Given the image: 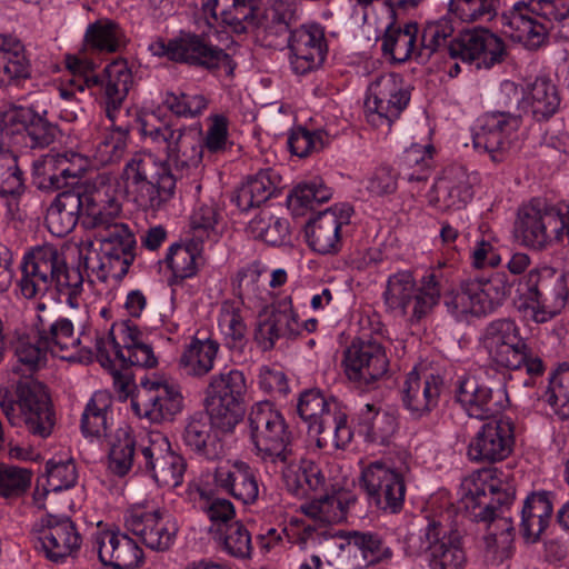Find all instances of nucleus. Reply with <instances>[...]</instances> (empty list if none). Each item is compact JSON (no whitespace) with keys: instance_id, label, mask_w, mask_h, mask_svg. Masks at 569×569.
Masks as SVG:
<instances>
[{"instance_id":"1","label":"nucleus","mask_w":569,"mask_h":569,"mask_svg":"<svg viewBox=\"0 0 569 569\" xmlns=\"http://www.w3.org/2000/svg\"><path fill=\"white\" fill-rule=\"evenodd\" d=\"M33 330L41 346L53 356L79 362H91L96 357L102 367H111L110 349L122 367L137 366L154 368L158 358L146 335L129 320L113 323L108 336L82 331L74 336L70 319L53 313H39L33 321Z\"/></svg>"},{"instance_id":"2","label":"nucleus","mask_w":569,"mask_h":569,"mask_svg":"<svg viewBox=\"0 0 569 569\" xmlns=\"http://www.w3.org/2000/svg\"><path fill=\"white\" fill-rule=\"evenodd\" d=\"M260 0H203L202 9L213 19H220L237 34L256 30V37L264 47L278 48L287 43L291 29L299 22L293 2L274 0L259 18Z\"/></svg>"},{"instance_id":"3","label":"nucleus","mask_w":569,"mask_h":569,"mask_svg":"<svg viewBox=\"0 0 569 569\" xmlns=\"http://www.w3.org/2000/svg\"><path fill=\"white\" fill-rule=\"evenodd\" d=\"M18 281L20 293L34 299L53 290L60 301L76 309L83 292V276L79 267H69L53 244H42L24 253Z\"/></svg>"},{"instance_id":"4","label":"nucleus","mask_w":569,"mask_h":569,"mask_svg":"<svg viewBox=\"0 0 569 569\" xmlns=\"http://www.w3.org/2000/svg\"><path fill=\"white\" fill-rule=\"evenodd\" d=\"M67 66L74 76H79V79L72 80L71 83L79 91L89 89L104 110L106 117L116 124L133 84L132 72L127 61L114 60L106 66L101 73H94V63L86 58L68 57Z\"/></svg>"},{"instance_id":"5","label":"nucleus","mask_w":569,"mask_h":569,"mask_svg":"<svg viewBox=\"0 0 569 569\" xmlns=\"http://www.w3.org/2000/svg\"><path fill=\"white\" fill-rule=\"evenodd\" d=\"M568 13L566 0L517 1L501 17L502 33L526 49L537 50L547 42L555 24L561 28Z\"/></svg>"},{"instance_id":"6","label":"nucleus","mask_w":569,"mask_h":569,"mask_svg":"<svg viewBox=\"0 0 569 569\" xmlns=\"http://www.w3.org/2000/svg\"><path fill=\"white\" fill-rule=\"evenodd\" d=\"M515 278L506 272H495L489 278L462 281L458 289L443 296L447 312L457 321L483 317L495 312L510 296Z\"/></svg>"},{"instance_id":"7","label":"nucleus","mask_w":569,"mask_h":569,"mask_svg":"<svg viewBox=\"0 0 569 569\" xmlns=\"http://www.w3.org/2000/svg\"><path fill=\"white\" fill-rule=\"evenodd\" d=\"M403 551L410 558L426 555L430 569H463L467 563L460 533L438 520L412 525L405 536Z\"/></svg>"},{"instance_id":"8","label":"nucleus","mask_w":569,"mask_h":569,"mask_svg":"<svg viewBox=\"0 0 569 569\" xmlns=\"http://www.w3.org/2000/svg\"><path fill=\"white\" fill-rule=\"evenodd\" d=\"M249 432L256 456L272 467L287 466L292 458V432L282 413L269 401L252 406Z\"/></svg>"},{"instance_id":"9","label":"nucleus","mask_w":569,"mask_h":569,"mask_svg":"<svg viewBox=\"0 0 569 569\" xmlns=\"http://www.w3.org/2000/svg\"><path fill=\"white\" fill-rule=\"evenodd\" d=\"M497 469H486L478 473L477 478L467 483L468 493L465 497V506L470 510L477 521L488 522L485 536L486 558L492 563L502 562L510 556L513 527L506 517L495 513V506L488 502V486L496 479Z\"/></svg>"},{"instance_id":"10","label":"nucleus","mask_w":569,"mask_h":569,"mask_svg":"<svg viewBox=\"0 0 569 569\" xmlns=\"http://www.w3.org/2000/svg\"><path fill=\"white\" fill-rule=\"evenodd\" d=\"M297 410L301 419L308 422L309 435L316 437L319 448L343 449L352 440L347 415L336 401H328L319 389L303 391Z\"/></svg>"},{"instance_id":"11","label":"nucleus","mask_w":569,"mask_h":569,"mask_svg":"<svg viewBox=\"0 0 569 569\" xmlns=\"http://www.w3.org/2000/svg\"><path fill=\"white\" fill-rule=\"evenodd\" d=\"M520 311L537 323L555 318L566 306L568 289L565 279L551 268L531 270L519 283Z\"/></svg>"},{"instance_id":"12","label":"nucleus","mask_w":569,"mask_h":569,"mask_svg":"<svg viewBox=\"0 0 569 569\" xmlns=\"http://www.w3.org/2000/svg\"><path fill=\"white\" fill-rule=\"evenodd\" d=\"M247 380L242 371L230 369L213 375L204 391V407L222 433L232 432L242 420Z\"/></svg>"},{"instance_id":"13","label":"nucleus","mask_w":569,"mask_h":569,"mask_svg":"<svg viewBox=\"0 0 569 569\" xmlns=\"http://www.w3.org/2000/svg\"><path fill=\"white\" fill-rule=\"evenodd\" d=\"M148 49L152 56L207 70L230 63V57L224 50L211 44L204 36L189 31H180L168 41L158 38Z\"/></svg>"},{"instance_id":"14","label":"nucleus","mask_w":569,"mask_h":569,"mask_svg":"<svg viewBox=\"0 0 569 569\" xmlns=\"http://www.w3.org/2000/svg\"><path fill=\"white\" fill-rule=\"evenodd\" d=\"M385 347L370 336L355 338L343 351L342 366L347 379L361 390H371L389 372Z\"/></svg>"},{"instance_id":"15","label":"nucleus","mask_w":569,"mask_h":569,"mask_svg":"<svg viewBox=\"0 0 569 569\" xmlns=\"http://www.w3.org/2000/svg\"><path fill=\"white\" fill-rule=\"evenodd\" d=\"M501 93L507 100L515 101L518 111L516 114H520V118L530 117L536 121L549 120L559 111L561 103L558 87L547 76L536 77L521 91L515 82L505 81Z\"/></svg>"},{"instance_id":"16","label":"nucleus","mask_w":569,"mask_h":569,"mask_svg":"<svg viewBox=\"0 0 569 569\" xmlns=\"http://www.w3.org/2000/svg\"><path fill=\"white\" fill-rule=\"evenodd\" d=\"M409 101L410 92L399 74H380L368 87L365 101L368 121L376 127L389 128Z\"/></svg>"},{"instance_id":"17","label":"nucleus","mask_w":569,"mask_h":569,"mask_svg":"<svg viewBox=\"0 0 569 569\" xmlns=\"http://www.w3.org/2000/svg\"><path fill=\"white\" fill-rule=\"evenodd\" d=\"M361 485L370 503L391 513L399 512L405 502L403 470L389 461L376 460L362 469Z\"/></svg>"},{"instance_id":"18","label":"nucleus","mask_w":569,"mask_h":569,"mask_svg":"<svg viewBox=\"0 0 569 569\" xmlns=\"http://www.w3.org/2000/svg\"><path fill=\"white\" fill-rule=\"evenodd\" d=\"M102 260L98 277L122 279L137 257V240L130 226L123 220L96 233Z\"/></svg>"},{"instance_id":"19","label":"nucleus","mask_w":569,"mask_h":569,"mask_svg":"<svg viewBox=\"0 0 569 569\" xmlns=\"http://www.w3.org/2000/svg\"><path fill=\"white\" fill-rule=\"evenodd\" d=\"M2 136L14 139L22 136L30 148L49 147L57 138L58 127L47 119V111L33 106H10L1 113Z\"/></svg>"},{"instance_id":"20","label":"nucleus","mask_w":569,"mask_h":569,"mask_svg":"<svg viewBox=\"0 0 569 569\" xmlns=\"http://www.w3.org/2000/svg\"><path fill=\"white\" fill-rule=\"evenodd\" d=\"M17 420L23 421L34 437L48 438L56 423L54 411L44 385L33 379H21L16 387Z\"/></svg>"},{"instance_id":"21","label":"nucleus","mask_w":569,"mask_h":569,"mask_svg":"<svg viewBox=\"0 0 569 569\" xmlns=\"http://www.w3.org/2000/svg\"><path fill=\"white\" fill-rule=\"evenodd\" d=\"M183 398L172 385L160 380H141L131 398V408L139 418L152 423L170 421L182 410Z\"/></svg>"},{"instance_id":"22","label":"nucleus","mask_w":569,"mask_h":569,"mask_svg":"<svg viewBox=\"0 0 569 569\" xmlns=\"http://www.w3.org/2000/svg\"><path fill=\"white\" fill-rule=\"evenodd\" d=\"M448 56L475 64L477 69H490L505 60L507 50L500 37L487 29H476L451 39Z\"/></svg>"},{"instance_id":"23","label":"nucleus","mask_w":569,"mask_h":569,"mask_svg":"<svg viewBox=\"0 0 569 569\" xmlns=\"http://www.w3.org/2000/svg\"><path fill=\"white\" fill-rule=\"evenodd\" d=\"M289 60L296 74H307L319 69L328 54L325 28L317 22L302 23L291 29L287 38Z\"/></svg>"},{"instance_id":"24","label":"nucleus","mask_w":569,"mask_h":569,"mask_svg":"<svg viewBox=\"0 0 569 569\" xmlns=\"http://www.w3.org/2000/svg\"><path fill=\"white\" fill-rule=\"evenodd\" d=\"M138 467L150 472L159 486L176 488L182 482L186 461L171 450L164 436L156 433L149 438L147 445L140 446Z\"/></svg>"},{"instance_id":"25","label":"nucleus","mask_w":569,"mask_h":569,"mask_svg":"<svg viewBox=\"0 0 569 569\" xmlns=\"http://www.w3.org/2000/svg\"><path fill=\"white\" fill-rule=\"evenodd\" d=\"M455 397L467 413L477 419H487L498 415L509 401L502 385L490 387L470 373L458 377Z\"/></svg>"},{"instance_id":"26","label":"nucleus","mask_w":569,"mask_h":569,"mask_svg":"<svg viewBox=\"0 0 569 569\" xmlns=\"http://www.w3.org/2000/svg\"><path fill=\"white\" fill-rule=\"evenodd\" d=\"M515 445V425L511 418L502 417L485 422L468 445L471 461L495 463L505 460Z\"/></svg>"},{"instance_id":"27","label":"nucleus","mask_w":569,"mask_h":569,"mask_svg":"<svg viewBox=\"0 0 569 569\" xmlns=\"http://www.w3.org/2000/svg\"><path fill=\"white\" fill-rule=\"evenodd\" d=\"M38 541L47 559L63 562L73 557L82 543L74 522L66 516L46 515L34 525Z\"/></svg>"},{"instance_id":"28","label":"nucleus","mask_w":569,"mask_h":569,"mask_svg":"<svg viewBox=\"0 0 569 569\" xmlns=\"http://www.w3.org/2000/svg\"><path fill=\"white\" fill-rule=\"evenodd\" d=\"M128 531L137 536L151 550L167 551L174 543L178 526L166 511L132 509L124 517Z\"/></svg>"},{"instance_id":"29","label":"nucleus","mask_w":569,"mask_h":569,"mask_svg":"<svg viewBox=\"0 0 569 569\" xmlns=\"http://www.w3.org/2000/svg\"><path fill=\"white\" fill-rule=\"evenodd\" d=\"M477 174L468 172L462 164L446 167L428 193L429 203L439 210H458L473 197Z\"/></svg>"},{"instance_id":"30","label":"nucleus","mask_w":569,"mask_h":569,"mask_svg":"<svg viewBox=\"0 0 569 569\" xmlns=\"http://www.w3.org/2000/svg\"><path fill=\"white\" fill-rule=\"evenodd\" d=\"M520 126V114L510 111L488 113L478 132L473 147L483 150L496 162H502L511 148L512 136Z\"/></svg>"},{"instance_id":"31","label":"nucleus","mask_w":569,"mask_h":569,"mask_svg":"<svg viewBox=\"0 0 569 569\" xmlns=\"http://www.w3.org/2000/svg\"><path fill=\"white\" fill-rule=\"evenodd\" d=\"M84 223L97 232L122 221V206L114 186L103 180L83 182Z\"/></svg>"},{"instance_id":"32","label":"nucleus","mask_w":569,"mask_h":569,"mask_svg":"<svg viewBox=\"0 0 569 569\" xmlns=\"http://www.w3.org/2000/svg\"><path fill=\"white\" fill-rule=\"evenodd\" d=\"M553 218L550 204L542 199H532L518 210L516 231L522 244L543 250L556 243Z\"/></svg>"},{"instance_id":"33","label":"nucleus","mask_w":569,"mask_h":569,"mask_svg":"<svg viewBox=\"0 0 569 569\" xmlns=\"http://www.w3.org/2000/svg\"><path fill=\"white\" fill-rule=\"evenodd\" d=\"M92 550L100 562L113 569H133L143 562V551L127 533L99 530L91 537Z\"/></svg>"},{"instance_id":"34","label":"nucleus","mask_w":569,"mask_h":569,"mask_svg":"<svg viewBox=\"0 0 569 569\" xmlns=\"http://www.w3.org/2000/svg\"><path fill=\"white\" fill-rule=\"evenodd\" d=\"M442 390L443 379L439 375L413 369L402 387L403 406L412 418L421 419L438 407Z\"/></svg>"},{"instance_id":"35","label":"nucleus","mask_w":569,"mask_h":569,"mask_svg":"<svg viewBox=\"0 0 569 569\" xmlns=\"http://www.w3.org/2000/svg\"><path fill=\"white\" fill-rule=\"evenodd\" d=\"M350 208L337 207L320 212L306 227V237L312 250L321 254L339 251L341 247V228L349 223Z\"/></svg>"},{"instance_id":"36","label":"nucleus","mask_w":569,"mask_h":569,"mask_svg":"<svg viewBox=\"0 0 569 569\" xmlns=\"http://www.w3.org/2000/svg\"><path fill=\"white\" fill-rule=\"evenodd\" d=\"M382 298L387 311L395 317L405 318L411 325L423 319L422 315L415 311L418 295L417 282L411 271L401 270L389 276Z\"/></svg>"},{"instance_id":"37","label":"nucleus","mask_w":569,"mask_h":569,"mask_svg":"<svg viewBox=\"0 0 569 569\" xmlns=\"http://www.w3.org/2000/svg\"><path fill=\"white\" fill-rule=\"evenodd\" d=\"M83 159L74 152L48 153L33 163V172L41 189L57 190L84 171Z\"/></svg>"},{"instance_id":"38","label":"nucleus","mask_w":569,"mask_h":569,"mask_svg":"<svg viewBox=\"0 0 569 569\" xmlns=\"http://www.w3.org/2000/svg\"><path fill=\"white\" fill-rule=\"evenodd\" d=\"M83 182L58 193L47 209L46 223L49 231L57 237L70 233L84 217Z\"/></svg>"},{"instance_id":"39","label":"nucleus","mask_w":569,"mask_h":569,"mask_svg":"<svg viewBox=\"0 0 569 569\" xmlns=\"http://www.w3.org/2000/svg\"><path fill=\"white\" fill-rule=\"evenodd\" d=\"M216 485L244 505H252L259 498V481L252 468L243 461L220 466L213 476Z\"/></svg>"},{"instance_id":"40","label":"nucleus","mask_w":569,"mask_h":569,"mask_svg":"<svg viewBox=\"0 0 569 569\" xmlns=\"http://www.w3.org/2000/svg\"><path fill=\"white\" fill-rule=\"evenodd\" d=\"M300 325L290 308L264 310L258 317L254 340L263 350H271L282 337L297 336Z\"/></svg>"},{"instance_id":"41","label":"nucleus","mask_w":569,"mask_h":569,"mask_svg":"<svg viewBox=\"0 0 569 569\" xmlns=\"http://www.w3.org/2000/svg\"><path fill=\"white\" fill-rule=\"evenodd\" d=\"M217 429L208 413H196L190 417L182 432L183 445L196 455L213 460L221 456L222 443L213 433Z\"/></svg>"},{"instance_id":"42","label":"nucleus","mask_w":569,"mask_h":569,"mask_svg":"<svg viewBox=\"0 0 569 569\" xmlns=\"http://www.w3.org/2000/svg\"><path fill=\"white\" fill-rule=\"evenodd\" d=\"M489 357L498 366L507 369L517 370L525 367L530 376H539L543 372L541 359L535 355L520 332L515 336V340L505 343Z\"/></svg>"},{"instance_id":"43","label":"nucleus","mask_w":569,"mask_h":569,"mask_svg":"<svg viewBox=\"0 0 569 569\" xmlns=\"http://www.w3.org/2000/svg\"><path fill=\"white\" fill-rule=\"evenodd\" d=\"M113 399L108 391L100 390L92 395L81 416V431L84 437H107L113 426Z\"/></svg>"},{"instance_id":"44","label":"nucleus","mask_w":569,"mask_h":569,"mask_svg":"<svg viewBox=\"0 0 569 569\" xmlns=\"http://www.w3.org/2000/svg\"><path fill=\"white\" fill-rule=\"evenodd\" d=\"M278 176L271 170H261L249 177L236 191L232 201L241 211H248L266 202L276 191Z\"/></svg>"},{"instance_id":"45","label":"nucleus","mask_w":569,"mask_h":569,"mask_svg":"<svg viewBox=\"0 0 569 569\" xmlns=\"http://www.w3.org/2000/svg\"><path fill=\"white\" fill-rule=\"evenodd\" d=\"M396 418L372 403L365 405L358 412L359 432L368 442L386 446L397 430Z\"/></svg>"},{"instance_id":"46","label":"nucleus","mask_w":569,"mask_h":569,"mask_svg":"<svg viewBox=\"0 0 569 569\" xmlns=\"http://www.w3.org/2000/svg\"><path fill=\"white\" fill-rule=\"evenodd\" d=\"M219 347V343L213 339L193 338L180 356V369L189 377L202 378L207 376L213 369Z\"/></svg>"},{"instance_id":"47","label":"nucleus","mask_w":569,"mask_h":569,"mask_svg":"<svg viewBox=\"0 0 569 569\" xmlns=\"http://www.w3.org/2000/svg\"><path fill=\"white\" fill-rule=\"evenodd\" d=\"M203 141L199 131L188 128L173 151L168 157V166L176 176L182 178L198 171L202 162Z\"/></svg>"},{"instance_id":"48","label":"nucleus","mask_w":569,"mask_h":569,"mask_svg":"<svg viewBox=\"0 0 569 569\" xmlns=\"http://www.w3.org/2000/svg\"><path fill=\"white\" fill-rule=\"evenodd\" d=\"M552 503L547 492L532 493L523 502L520 529L527 540L536 541L548 527Z\"/></svg>"},{"instance_id":"49","label":"nucleus","mask_w":569,"mask_h":569,"mask_svg":"<svg viewBox=\"0 0 569 569\" xmlns=\"http://www.w3.org/2000/svg\"><path fill=\"white\" fill-rule=\"evenodd\" d=\"M418 24L407 22L401 27L396 20L390 23L381 40V49L385 54L395 61L405 62L413 56L417 57L419 47L416 46Z\"/></svg>"},{"instance_id":"50","label":"nucleus","mask_w":569,"mask_h":569,"mask_svg":"<svg viewBox=\"0 0 569 569\" xmlns=\"http://www.w3.org/2000/svg\"><path fill=\"white\" fill-rule=\"evenodd\" d=\"M29 74V61L21 41L10 36H0V87Z\"/></svg>"},{"instance_id":"51","label":"nucleus","mask_w":569,"mask_h":569,"mask_svg":"<svg viewBox=\"0 0 569 569\" xmlns=\"http://www.w3.org/2000/svg\"><path fill=\"white\" fill-rule=\"evenodd\" d=\"M455 27L452 20L442 17L425 24L417 58L421 61L429 60L433 54H448L450 40L453 39Z\"/></svg>"},{"instance_id":"52","label":"nucleus","mask_w":569,"mask_h":569,"mask_svg":"<svg viewBox=\"0 0 569 569\" xmlns=\"http://www.w3.org/2000/svg\"><path fill=\"white\" fill-rule=\"evenodd\" d=\"M164 174H174L166 163L158 161L151 153H136L123 169L124 179L134 187L159 181Z\"/></svg>"},{"instance_id":"53","label":"nucleus","mask_w":569,"mask_h":569,"mask_svg":"<svg viewBox=\"0 0 569 569\" xmlns=\"http://www.w3.org/2000/svg\"><path fill=\"white\" fill-rule=\"evenodd\" d=\"M218 325L226 346L230 350H242L248 341V327L240 306L233 301H224L220 308Z\"/></svg>"},{"instance_id":"54","label":"nucleus","mask_w":569,"mask_h":569,"mask_svg":"<svg viewBox=\"0 0 569 569\" xmlns=\"http://www.w3.org/2000/svg\"><path fill=\"white\" fill-rule=\"evenodd\" d=\"M84 44L93 51L113 53L124 44V34L114 21L99 19L87 27Z\"/></svg>"},{"instance_id":"55","label":"nucleus","mask_w":569,"mask_h":569,"mask_svg":"<svg viewBox=\"0 0 569 569\" xmlns=\"http://www.w3.org/2000/svg\"><path fill=\"white\" fill-rule=\"evenodd\" d=\"M109 470L119 477L126 476L138 462L139 453H136V441L127 428L117 429L110 440Z\"/></svg>"},{"instance_id":"56","label":"nucleus","mask_w":569,"mask_h":569,"mask_svg":"<svg viewBox=\"0 0 569 569\" xmlns=\"http://www.w3.org/2000/svg\"><path fill=\"white\" fill-rule=\"evenodd\" d=\"M214 539L222 550L229 556L238 559H247L252 552L251 535L247 527L240 521L224 525L212 530Z\"/></svg>"},{"instance_id":"57","label":"nucleus","mask_w":569,"mask_h":569,"mask_svg":"<svg viewBox=\"0 0 569 569\" xmlns=\"http://www.w3.org/2000/svg\"><path fill=\"white\" fill-rule=\"evenodd\" d=\"M129 129L127 126L111 122V129L104 130L96 146L94 159L101 166L118 162L127 149Z\"/></svg>"},{"instance_id":"58","label":"nucleus","mask_w":569,"mask_h":569,"mask_svg":"<svg viewBox=\"0 0 569 569\" xmlns=\"http://www.w3.org/2000/svg\"><path fill=\"white\" fill-rule=\"evenodd\" d=\"M331 190L322 181H310L297 186L288 197V207L293 214L303 216L307 210H315L317 206L331 198Z\"/></svg>"},{"instance_id":"59","label":"nucleus","mask_w":569,"mask_h":569,"mask_svg":"<svg viewBox=\"0 0 569 569\" xmlns=\"http://www.w3.org/2000/svg\"><path fill=\"white\" fill-rule=\"evenodd\" d=\"M201 246L190 239L187 246L174 243L169 248L166 261L176 278L187 279L197 273Z\"/></svg>"},{"instance_id":"60","label":"nucleus","mask_w":569,"mask_h":569,"mask_svg":"<svg viewBox=\"0 0 569 569\" xmlns=\"http://www.w3.org/2000/svg\"><path fill=\"white\" fill-rule=\"evenodd\" d=\"M176 174H164L159 181H152L136 187V201L143 209L159 210L174 194Z\"/></svg>"},{"instance_id":"61","label":"nucleus","mask_w":569,"mask_h":569,"mask_svg":"<svg viewBox=\"0 0 569 569\" xmlns=\"http://www.w3.org/2000/svg\"><path fill=\"white\" fill-rule=\"evenodd\" d=\"M500 0H449L448 10L462 22H488L498 12Z\"/></svg>"},{"instance_id":"62","label":"nucleus","mask_w":569,"mask_h":569,"mask_svg":"<svg viewBox=\"0 0 569 569\" xmlns=\"http://www.w3.org/2000/svg\"><path fill=\"white\" fill-rule=\"evenodd\" d=\"M431 144L413 143L406 149L402 163L407 169L405 173L409 182H426L432 172V153Z\"/></svg>"},{"instance_id":"63","label":"nucleus","mask_w":569,"mask_h":569,"mask_svg":"<svg viewBox=\"0 0 569 569\" xmlns=\"http://www.w3.org/2000/svg\"><path fill=\"white\" fill-rule=\"evenodd\" d=\"M249 228L254 238L271 246H281L289 238L288 221L267 211L260 212L252 219Z\"/></svg>"},{"instance_id":"64","label":"nucleus","mask_w":569,"mask_h":569,"mask_svg":"<svg viewBox=\"0 0 569 569\" xmlns=\"http://www.w3.org/2000/svg\"><path fill=\"white\" fill-rule=\"evenodd\" d=\"M219 213L213 204L198 206L190 217L191 240L203 244L204 241L217 242Z\"/></svg>"}]
</instances>
